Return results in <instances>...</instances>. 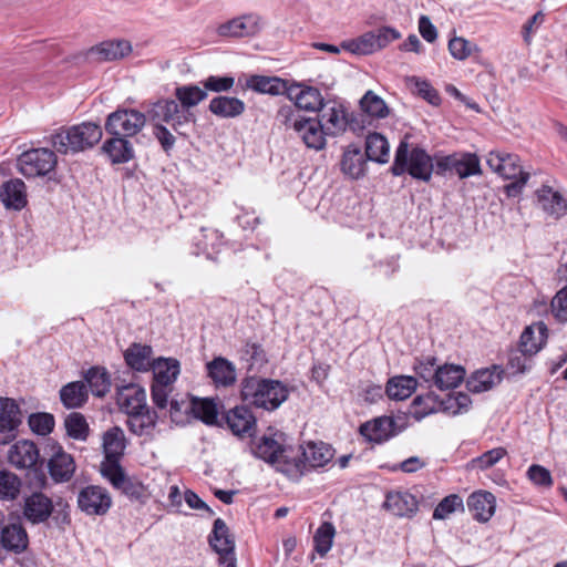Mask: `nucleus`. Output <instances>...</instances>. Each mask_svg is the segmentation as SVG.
Wrapping results in <instances>:
<instances>
[{"label":"nucleus","mask_w":567,"mask_h":567,"mask_svg":"<svg viewBox=\"0 0 567 567\" xmlns=\"http://www.w3.org/2000/svg\"><path fill=\"white\" fill-rule=\"evenodd\" d=\"M87 398L86 384L82 381L70 382L60 390V400L68 409L81 408Z\"/></svg>","instance_id":"ea45409f"},{"label":"nucleus","mask_w":567,"mask_h":567,"mask_svg":"<svg viewBox=\"0 0 567 567\" xmlns=\"http://www.w3.org/2000/svg\"><path fill=\"white\" fill-rule=\"evenodd\" d=\"M174 96L186 112V115L190 117V121L195 122V115L190 112V110L197 106L200 102L205 101L208 96V93L204 87H200L196 84H184L175 87Z\"/></svg>","instance_id":"c85d7f7f"},{"label":"nucleus","mask_w":567,"mask_h":567,"mask_svg":"<svg viewBox=\"0 0 567 567\" xmlns=\"http://www.w3.org/2000/svg\"><path fill=\"white\" fill-rule=\"evenodd\" d=\"M80 509L87 515H104L112 505L109 492L101 486H86L78 496Z\"/></svg>","instance_id":"ddd939ff"},{"label":"nucleus","mask_w":567,"mask_h":567,"mask_svg":"<svg viewBox=\"0 0 567 567\" xmlns=\"http://www.w3.org/2000/svg\"><path fill=\"white\" fill-rule=\"evenodd\" d=\"M265 27L264 19L257 13H247L221 23L217 33L224 38H252Z\"/></svg>","instance_id":"9b49d317"},{"label":"nucleus","mask_w":567,"mask_h":567,"mask_svg":"<svg viewBox=\"0 0 567 567\" xmlns=\"http://www.w3.org/2000/svg\"><path fill=\"white\" fill-rule=\"evenodd\" d=\"M527 477L540 487H551L554 484L550 472L542 465L533 464L527 470Z\"/></svg>","instance_id":"774afa93"},{"label":"nucleus","mask_w":567,"mask_h":567,"mask_svg":"<svg viewBox=\"0 0 567 567\" xmlns=\"http://www.w3.org/2000/svg\"><path fill=\"white\" fill-rule=\"evenodd\" d=\"M22 414L13 399L0 398V443H9L16 437Z\"/></svg>","instance_id":"f3484780"},{"label":"nucleus","mask_w":567,"mask_h":567,"mask_svg":"<svg viewBox=\"0 0 567 567\" xmlns=\"http://www.w3.org/2000/svg\"><path fill=\"white\" fill-rule=\"evenodd\" d=\"M532 357L529 353H525L520 348L512 350L508 354V362L506 371L498 369V380L503 373L515 375L517 373H524L532 367Z\"/></svg>","instance_id":"09e8293b"},{"label":"nucleus","mask_w":567,"mask_h":567,"mask_svg":"<svg viewBox=\"0 0 567 567\" xmlns=\"http://www.w3.org/2000/svg\"><path fill=\"white\" fill-rule=\"evenodd\" d=\"M547 327L544 322H536L525 328L520 336L519 348L529 355H535L546 343Z\"/></svg>","instance_id":"2f4dec72"},{"label":"nucleus","mask_w":567,"mask_h":567,"mask_svg":"<svg viewBox=\"0 0 567 567\" xmlns=\"http://www.w3.org/2000/svg\"><path fill=\"white\" fill-rule=\"evenodd\" d=\"M245 86L257 93L279 95L287 92L288 83L277 76L254 74L246 79Z\"/></svg>","instance_id":"f704fd0d"},{"label":"nucleus","mask_w":567,"mask_h":567,"mask_svg":"<svg viewBox=\"0 0 567 567\" xmlns=\"http://www.w3.org/2000/svg\"><path fill=\"white\" fill-rule=\"evenodd\" d=\"M417 379L411 375H396L391 378L385 386L388 396L392 400H405L416 390Z\"/></svg>","instance_id":"58836bf2"},{"label":"nucleus","mask_w":567,"mask_h":567,"mask_svg":"<svg viewBox=\"0 0 567 567\" xmlns=\"http://www.w3.org/2000/svg\"><path fill=\"white\" fill-rule=\"evenodd\" d=\"M116 489L121 491L132 501L143 502V499L146 498L145 486L140 481L130 476Z\"/></svg>","instance_id":"338daca9"},{"label":"nucleus","mask_w":567,"mask_h":567,"mask_svg":"<svg viewBox=\"0 0 567 567\" xmlns=\"http://www.w3.org/2000/svg\"><path fill=\"white\" fill-rule=\"evenodd\" d=\"M148 115L153 121H161L172 126L178 135L186 136L183 127L193 123L176 99L164 97L152 103Z\"/></svg>","instance_id":"6e6552de"},{"label":"nucleus","mask_w":567,"mask_h":567,"mask_svg":"<svg viewBox=\"0 0 567 567\" xmlns=\"http://www.w3.org/2000/svg\"><path fill=\"white\" fill-rule=\"evenodd\" d=\"M28 423L32 432L44 436L53 431L54 416L45 412L32 413L28 419Z\"/></svg>","instance_id":"680f3d73"},{"label":"nucleus","mask_w":567,"mask_h":567,"mask_svg":"<svg viewBox=\"0 0 567 567\" xmlns=\"http://www.w3.org/2000/svg\"><path fill=\"white\" fill-rule=\"evenodd\" d=\"M76 465L73 456L58 446L48 461V471L54 483L69 482L75 472Z\"/></svg>","instance_id":"6ab92c4d"},{"label":"nucleus","mask_w":567,"mask_h":567,"mask_svg":"<svg viewBox=\"0 0 567 567\" xmlns=\"http://www.w3.org/2000/svg\"><path fill=\"white\" fill-rule=\"evenodd\" d=\"M365 159L359 148L347 150L341 159V171L351 178L358 179L363 176Z\"/></svg>","instance_id":"de8ad7c7"},{"label":"nucleus","mask_w":567,"mask_h":567,"mask_svg":"<svg viewBox=\"0 0 567 567\" xmlns=\"http://www.w3.org/2000/svg\"><path fill=\"white\" fill-rule=\"evenodd\" d=\"M52 512V499L41 492H34L24 499L23 514L32 524L45 522Z\"/></svg>","instance_id":"5701e85b"},{"label":"nucleus","mask_w":567,"mask_h":567,"mask_svg":"<svg viewBox=\"0 0 567 567\" xmlns=\"http://www.w3.org/2000/svg\"><path fill=\"white\" fill-rule=\"evenodd\" d=\"M102 151L109 156L112 164H124L134 158L133 145L124 137L107 138L102 145Z\"/></svg>","instance_id":"72a5a7b5"},{"label":"nucleus","mask_w":567,"mask_h":567,"mask_svg":"<svg viewBox=\"0 0 567 567\" xmlns=\"http://www.w3.org/2000/svg\"><path fill=\"white\" fill-rule=\"evenodd\" d=\"M208 377L217 386H229L236 381L235 365L223 357H217L206 364Z\"/></svg>","instance_id":"473e14b6"},{"label":"nucleus","mask_w":567,"mask_h":567,"mask_svg":"<svg viewBox=\"0 0 567 567\" xmlns=\"http://www.w3.org/2000/svg\"><path fill=\"white\" fill-rule=\"evenodd\" d=\"M9 462L18 468H31L40 460L38 446L31 441H18L8 453Z\"/></svg>","instance_id":"a878e982"},{"label":"nucleus","mask_w":567,"mask_h":567,"mask_svg":"<svg viewBox=\"0 0 567 567\" xmlns=\"http://www.w3.org/2000/svg\"><path fill=\"white\" fill-rule=\"evenodd\" d=\"M152 354L151 346L134 342L125 350L124 359L131 369L145 372L152 368Z\"/></svg>","instance_id":"c9c22d12"},{"label":"nucleus","mask_w":567,"mask_h":567,"mask_svg":"<svg viewBox=\"0 0 567 567\" xmlns=\"http://www.w3.org/2000/svg\"><path fill=\"white\" fill-rule=\"evenodd\" d=\"M334 455V450L323 442H309L306 446L293 449V461L302 464L300 477L309 470L323 467Z\"/></svg>","instance_id":"1a4fd4ad"},{"label":"nucleus","mask_w":567,"mask_h":567,"mask_svg":"<svg viewBox=\"0 0 567 567\" xmlns=\"http://www.w3.org/2000/svg\"><path fill=\"white\" fill-rule=\"evenodd\" d=\"M116 403L130 416L147 408L146 392L135 384L117 386Z\"/></svg>","instance_id":"4be33fe9"},{"label":"nucleus","mask_w":567,"mask_h":567,"mask_svg":"<svg viewBox=\"0 0 567 567\" xmlns=\"http://www.w3.org/2000/svg\"><path fill=\"white\" fill-rule=\"evenodd\" d=\"M463 508V499L456 494H451L444 497L434 508L433 518L445 519L450 514Z\"/></svg>","instance_id":"e2e57ef3"},{"label":"nucleus","mask_w":567,"mask_h":567,"mask_svg":"<svg viewBox=\"0 0 567 567\" xmlns=\"http://www.w3.org/2000/svg\"><path fill=\"white\" fill-rule=\"evenodd\" d=\"M322 124L318 118L307 117L302 124V128L298 131V135L309 148L320 151L326 146V136Z\"/></svg>","instance_id":"e433bc0d"},{"label":"nucleus","mask_w":567,"mask_h":567,"mask_svg":"<svg viewBox=\"0 0 567 567\" xmlns=\"http://www.w3.org/2000/svg\"><path fill=\"white\" fill-rule=\"evenodd\" d=\"M132 45L126 40L103 41L87 51V59L96 61H114L128 55Z\"/></svg>","instance_id":"b1692460"},{"label":"nucleus","mask_w":567,"mask_h":567,"mask_svg":"<svg viewBox=\"0 0 567 567\" xmlns=\"http://www.w3.org/2000/svg\"><path fill=\"white\" fill-rule=\"evenodd\" d=\"M441 409L443 410V400H439L433 392H427L413 399L410 413L416 421H421Z\"/></svg>","instance_id":"a19ab883"},{"label":"nucleus","mask_w":567,"mask_h":567,"mask_svg":"<svg viewBox=\"0 0 567 567\" xmlns=\"http://www.w3.org/2000/svg\"><path fill=\"white\" fill-rule=\"evenodd\" d=\"M467 507L473 518L478 522H487L496 508L495 497L491 492H474L467 498Z\"/></svg>","instance_id":"c756f323"},{"label":"nucleus","mask_w":567,"mask_h":567,"mask_svg":"<svg viewBox=\"0 0 567 567\" xmlns=\"http://www.w3.org/2000/svg\"><path fill=\"white\" fill-rule=\"evenodd\" d=\"M66 434L79 441H85L89 436V424L85 417L79 412L70 413L64 421Z\"/></svg>","instance_id":"5fc2aeb1"},{"label":"nucleus","mask_w":567,"mask_h":567,"mask_svg":"<svg viewBox=\"0 0 567 567\" xmlns=\"http://www.w3.org/2000/svg\"><path fill=\"white\" fill-rule=\"evenodd\" d=\"M439 369L440 365L436 358L431 355L417 358L413 364V370L417 378L429 386L434 385Z\"/></svg>","instance_id":"3c124183"},{"label":"nucleus","mask_w":567,"mask_h":567,"mask_svg":"<svg viewBox=\"0 0 567 567\" xmlns=\"http://www.w3.org/2000/svg\"><path fill=\"white\" fill-rule=\"evenodd\" d=\"M103 136L102 127L94 122L62 127L52 134L50 140L52 146L60 154H75L84 152L96 145Z\"/></svg>","instance_id":"f03ea898"},{"label":"nucleus","mask_w":567,"mask_h":567,"mask_svg":"<svg viewBox=\"0 0 567 567\" xmlns=\"http://www.w3.org/2000/svg\"><path fill=\"white\" fill-rule=\"evenodd\" d=\"M21 480L9 471H0V499L13 501L20 494Z\"/></svg>","instance_id":"bf43d9fd"},{"label":"nucleus","mask_w":567,"mask_h":567,"mask_svg":"<svg viewBox=\"0 0 567 567\" xmlns=\"http://www.w3.org/2000/svg\"><path fill=\"white\" fill-rule=\"evenodd\" d=\"M389 143L386 138L379 133H371L365 141V156L368 159L377 163H386L389 158Z\"/></svg>","instance_id":"49530a36"},{"label":"nucleus","mask_w":567,"mask_h":567,"mask_svg":"<svg viewBox=\"0 0 567 567\" xmlns=\"http://www.w3.org/2000/svg\"><path fill=\"white\" fill-rule=\"evenodd\" d=\"M334 534V526L329 522L322 523L317 529L313 536L315 549L321 557L331 549Z\"/></svg>","instance_id":"052dcab7"},{"label":"nucleus","mask_w":567,"mask_h":567,"mask_svg":"<svg viewBox=\"0 0 567 567\" xmlns=\"http://www.w3.org/2000/svg\"><path fill=\"white\" fill-rule=\"evenodd\" d=\"M203 84L204 90L208 93H221L228 92L233 89L235 84V79L230 75L219 76V75H209L205 80L200 82Z\"/></svg>","instance_id":"69168bd1"},{"label":"nucleus","mask_w":567,"mask_h":567,"mask_svg":"<svg viewBox=\"0 0 567 567\" xmlns=\"http://www.w3.org/2000/svg\"><path fill=\"white\" fill-rule=\"evenodd\" d=\"M252 454L267 462L288 478L300 480L301 462L293 461V447L281 444L277 439L264 435L251 443Z\"/></svg>","instance_id":"7ed1b4c3"},{"label":"nucleus","mask_w":567,"mask_h":567,"mask_svg":"<svg viewBox=\"0 0 567 567\" xmlns=\"http://www.w3.org/2000/svg\"><path fill=\"white\" fill-rule=\"evenodd\" d=\"M245 110V102L236 96L217 95L208 104V111L220 118H236L243 115Z\"/></svg>","instance_id":"cd10ccee"},{"label":"nucleus","mask_w":567,"mask_h":567,"mask_svg":"<svg viewBox=\"0 0 567 567\" xmlns=\"http://www.w3.org/2000/svg\"><path fill=\"white\" fill-rule=\"evenodd\" d=\"M492 370H496V364H492L491 368L475 371L466 381V388L468 391L473 393H481L492 389L494 383Z\"/></svg>","instance_id":"603ef678"},{"label":"nucleus","mask_w":567,"mask_h":567,"mask_svg":"<svg viewBox=\"0 0 567 567\" xmlns=\"http://www.w3.org/2000/svg\"><path fill=\"white\" fill-rule=\"evenodd\" d=\"M341 48L353 54L361 55L372 54L378 51L372 31L365 32L354 40L343 41Z\"/></svg>","instance_id":"864d4df0"},{"label":"nucleus","mask_w":567,"mask_h":567,"mask_svg":"<svg viewBox=\"0 0 567 567\" xmlns=\"http://www.w3.org/2000/svg\"><path fill=\"white\" fill-rule=\"evenodd\" d=\"M58 163L55 153L45 147L23 152L17 159L19 172L27 178L47 176Z\"/></svg>","instance_id":"0eeeda50"},{"label":"nucleus","mask_w":567,"mask_h":567,"mask_svg":"<svg viewBox=\"0 0 567 567\" xmlns=\"http://www.w3.org/2000/svg\"><path fill=\"white\" fill-rule=\"evenodd\" d=\"M360 433L370 442L383 443L399 433L391 416H379L360 426Z\"/></svg>","instance_id":"aec40b11"},{"label":"nucleus","mask_w":567,"mask_h":567,"mask_svg":"<svg viewBox=\"0 0 567 567\" xmlns=\"http://www.w3.org/2000/svg\"><path fill=\"white\" fill-rule=\"evenodd\" d=\"M196 245L202 252L215 251L221 244V234L217 229L202 228L200 238H196Z\"/></svg>","instance_id":"0e129e2a"},{"label":"nucleus","mask_w":567,"mask_h":567,"mask_svg":"<svg viewBox=\"0 0 567 567\" xmlns=\"http://www.w3.org/2000/svg\"><path fill=\"white\" fill-rule=\"evenodd\" d=\"M535 197L542 210L554 219H559L567 213V195L547 184L536 189Z\"/></svg>","instance_id":"4468645a"},{"label":"nucleus","mask_w":567,"mask_h":567,"mask_svg":"<svg viewBox=\"0 0 567 567\" xmlns=\"http://www.w3.org/2000/svg\"><path fill=\"white\" fill-rule=\"evenodd\" d=\"M384 507L398 517L411 518L419 509V502L408 492H394L386 495Z\"/></svg>","instance_id":"bb28decb"},{"label":"nucleus","mask_w":567,"mask_h":567,"mask_svg":"<svg viewBox=\"0 0 567 567\" xmlns=\"http://www.w3.org/2000/svg\"><path fill=\"white\" fill-rule=\"evenodd\" d=\"M360 106L364 114L370 117L384 118L389 114V107L379 95L368 91L360 100Z\"/></svg>","instance_id":"8fccbe9b"},{"label":"nucleus","mask_w":567,"mask_h":567,"mask_svg":"<svg viewBox=\"0 0 567 567\" xmlns=\"http://www.w3.org/2000/svg\"><path fill=\"white\" fill-rule=\"evenodd\" d=\"M286 93L299 110L317 112L326 103L321 92L317 87L305 85L302 83H292L288 85Z\"/></svg>","instance_id":"a211bd4d"},{"label":"nucleus","mask_w":567,"mask_h":567,"mask_svg":"<svg viewBox=\"0 0 567 567\" xmlns=\"http://www.w3.org/2000/svg\"><path fill=\"white\" fill-rule=\"evenodd\" d=\"M84 383L93 395L104 396L111 389V378L105 368L92 367L84 373Z\"/></svg>","instance_id":"79ce46f5"},{"label":"nucleus","mask_w":567,"mask_h":567,"mask_svg":"<svg viewBox=\"0 0 567 567\" xmlns=\"http://www.w3.org/2000/svg\"><path fill=\"white\" fill-rule=\"evenodd\" d=\"M390 169L394 176L408 173L412 178L427 183L432 178L434 164L425 150L419 146L410 150L409 143L401 141Z\"/></svg>","instance_id":"20e7f679"},{"label":"nucleus","mask_w":567,"mask_h":567,"mask_svg":"<svg viewBox=\"0 0 567 567\" xmlns=\"http://www.w3.org/2000/svg\"><path fill=\"white\" fill-rule=\"evenodd\" d=\"M126 437L120 426H112L103 433V460H122L126 450Z\"/></svg>","instance_id":"7c9ffc66"},{"label":"nucleus","mask_w":567,"mask_h":567,"mask_svg":"<svg viewBox=\"0 0 567 567\" xmlns=\"http://www.w3.org/2000/svg\"><path fill=\"white\" fill-rule=\"evenodd\" d=\"M100 471L115 489L128 477L121 465V460H103Z\"/></svg>","instance_id":"6e6d98bb"},{"label":"nucleus","mask_w":567,"mask_h":567,"mask_svg":"<svg viewBox=\"0 0 567 567\" xmlns=\"http://www.w3.org/2000/svg\"><path fill=\"white\" fill-rule=\"evenodd\" d=\"M465 378V369L462 365L444 364L440 365L434 385L440 390H450L456 388Z\"/></svg>","instance_id":"37998d69"},{"label":"nucleus","mask_w":567,"mask_h":567,"mask_svg":"<svg viewBox=\"0 0 567 567\" xmlns=\"http://www.w3.org/2000/svg\"><path fill=\"white\" fill-rule=\"evenodd\" d=\"M287 386L272 379L247 377L241 380L240 398L243 402L258 409L274 411L288 399Z\"/></svg>","instance_id":"f257e3e1"},{"label":"nucleus","mask_w":567,"mask_h":567,"mask_svg":"<svg viewBox=\"0 0 567 567\" xmlns=\"http://www.w3.org/2000/svg\"><path fill=\"white\" fill-rule=\"evenodd\" d=\"M224 420L234 435L249 436L256 429V416L247 405H237L226 412Z\"/></svg>","instance_id":"412c9836"},{"label":"nucleus","mask_w":567,"mask_h":567,"mask_svg":"<svg viewBox=\"0 0 567 567\" xmlns=\"http://www.w3.org/2000/svg\"><path fill=\"white\" fill-rule=\"evenodd\" d=\"M440 171L454 172L460 178H466L481 172L480 159L475 154H452L437 161Z\"/></svg>","instance_id":"2eb2a0df"},{"label":"nucleus","mask_w":567,"mask_h":567,"mask_svg":"<svg viewBox=\"0 0 567 567\" xmlns=\"http://www.w3.org/2000/svg\"><path fill=\"white\" fill-rule=\"evenodd\" d=\"M307 117L300 114V110L292 105H284L278 112L276 120L286 128H292L296 133L302 128V124Z\"/></svg>","instance_id":"13d9d810"},{"label":"nucleus","mask_w":567,"mask_h":567,"mask_svg":"<svg viewBox=\"0 0 567 567\" xmlns=\"http://www.w3.org/2000/svg\"><path fill=\"white\" fill-rule=\"evenodd\" d=\"M347 107L336 101H327L317 117L328 136L342 135L348 130Z\"/></svg>","instance_id":"f8f14e48"},{"label":"nucleus","mask_w":567,"mask_h":567,"mask_svg":"<svg viewBox=\"0 0 567 567\" xmlns=\"http://www.w3.org/2000/svg\"><path fill=\"white\" fill-rule=\"evenodd\" d=\"M146 124V115L135 109L118 107L110 113L105 120L104 128L111 136L133 137Z\"/></svg>","instance_id":"423d86ee"},{"label":"nucleus","mask_w":567,"mask_h":567,"mask_svg":"<svg viewBox=\"0 0 567 567\" xmlns=\"http://www.w3.org/2000/svg\"><path fill=\"white\" fill-rule=\"evenodd\" d=\"M190 413L207 425L217 424L218 408L213 399L193 398L189 403Z\"/></svg>","instance_id":"a18cd8bd"},{"label":"nucleus","mask_w":567,"mask_h":567,"mask_svg":"<svg viewBox=\"0 0 567 567\" xmlns=\"http://www.w3.org/2000/svg\"><path fill=\"white\" fill-rule=\"evenodd\" d=\"M498 177L505 182L502 186L505 195L518 198L529 179V173L524 169L517 155L498 152Z\"/></svg>","instance_id":"39448f33"},{"label":"nucleus","mask_w":567,"mask_h":567,"mask_svg":"<svg viewBox=\"0 0 567 567\" xmlns=\"http://www.w3.org/2000/svg\"><path fill=\"white\" fill-rule=\"evenodd\" d=\"M405 84L410 89H414L417 94L426 100L432 105H439L441 103V97L437 91L430 84L429 81L422 80L417 76H406Z\"/></svg>","instance_id":"4d7b16f0"},{"label":"nucleus","mask_w":567,"mask_h":567,"mask_svg":"<svg viewBox=\"0 0 567 567\" xmlns=\"http://www.w3.org/2000/svg\"><path fill=\"white\" fill-rule=\"evenodd\" d=\"M157 414L148 408L128 416L126 425L128 430L138 436L148 434L156 425Z\"/></svg>","instance_id":"c03bdc74"},{"label":"nucleus","mask_w":567,"mask_h":567,"mask_svg":"<svg viewBox=\"0 0 567 567\" xmlns=\"http://www.w3.org/2000/svg\"><path fill=\"white\" fill-rule=\"evenodd\" d=\"M29 546V536L21 523L13 522L2 527L0 532V559L3 553L22 554Z\"/></svg>","instance_id":"dca6fc26"},{"label":"nucleus","mask_w":567,"mask_h":567,"mask_svg":"<svg viewBox=\"0 0 567 567\" xmlns=\"http://www.w3.org/2000/svg\"><path fill=\"white\" fill-rule=\"evenodd\" d=\"M208 542L212 548L219 555V563L224 567H236L235 540L228 526L221 518H217L214 522Z\"/></svg>","instance_id":"9d476101"},{"label":"nucleus","mask_w":567,"mask_h":567,"mask_svg":"<svg viewBox=\"0 0 567 567\" xmlns=\"http://www.w3.org/2000/svg\"><path fill=\"white\" fill-rule=\"evenodd\" d=\"M0 200L7 209H23L28 204L24 182L20 178L4 182L0 186Z\"/></svg>","instance_id":"393cba45"},{"label":"nucleus","mask_w":567,"mask_h":567,"mask_svg":"<svg viewBox=\"0 0 567 567\" xmlns=\"http://www.w3.org/2000/svg\"><path fill=\"white\" fill-rule=\"evenodd\" d=\"M154 382L162 385L172 384L179 374V362L173 358H158L153 361Z\"/></svg>","instance_id":"4c0bfd02"}]
</instances>
